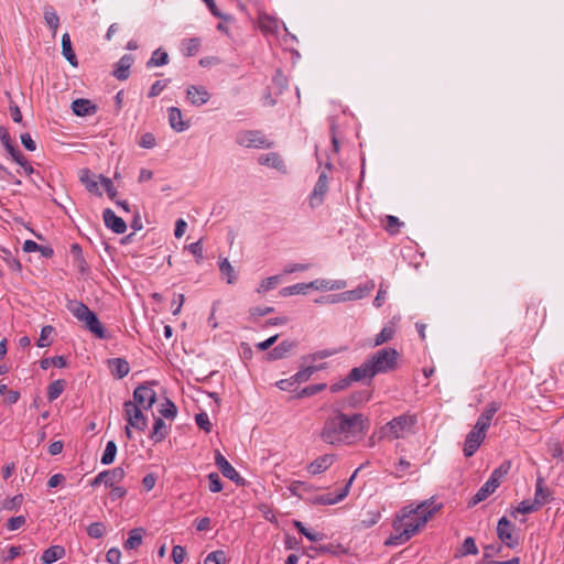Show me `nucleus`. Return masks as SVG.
<instances>
[{
    "mask_svg": "<svg viewBox=\"0 0 564 564\" xmlns=\"http://www.w3.org/2000/svg\"><path fill=\"white\" fill-rule=\"evenodd\" d=\"M442 507V503H435L434 498L424 500L415 507H413V505L404 507L392 523L394 534L390 535L384 544L394 546L408 542L425 527L427 521L440 511Z\"/></svg>",
    "mask_w": 564,
    "mask_h": 564,
    "instance_id": "nucleus-1",
    "label": "nucleus"
},
{
    "mask_svg": "<svg viewBox=\"0 0 564 564\" xmlns=\"http://www.w3.org/2000/svg\"><path fill=\"white\" fill-rule=\"evenodd\" d=\"M368 427L369 420L361 413H338L325 422L321 436L329 444H354L364 437Z\"/></svg>",
    "mask_w": 564,
    "mask_h": 564,
    "instance_id": "nucleus-2",
    "label": "nucleus"
},
{
    "mask_svg": "<svg viewBox=\"0 0 564 564\" xmlns=\"http://www.w3.org/2000/svg\"><path fill=\"white\" fill-rule=\"evenodd\" d=\"M68 310L78 321L84 322L86 328L97 338L105 339L108 337L106 329L98 319L96 313L89 310L86 304L72 301L68 304Z\"/></svg>",
    "mask_w": 564,
    "mask_h": 564,
    "instance_id": "nucleus-3",
    "label": "nucleus"
},
{
    "mask_svg": "<svg viewBox=\"0 0 564 564\" xmlns=\"http://www.w3.org/2000/svg\"><path fill=\"white\" fill-rule=\"evenodd\" d=\"M399 352L394 348H383L373 354L368 364L375 376L377 373L389 372L398 367Z\"/></svg>",
    "mask_w": 564,
    "mask_h": 564,
    "instance_id": "nucleus-4",
    "label": "nucleus"
},
{
    "mask_svg": "<svg viewBox=\"0 0 564 564\" xmlns=\"http://www.w3.org/2000/svg\"><path fill=\"white\" fill-rule=\"evenodd\" d=\"M416 423V416L411 414H403L394 417L382 427V436L389 440H397L403 437L405 432H409Z\"/></svg>",
    "mask_w": 564,
    "mask_h": 564,
    "instance_id": "nucleus-5",
    "label": "nucleus"
},
{
    "mask_svg": "<svg viewBox=\"0 0 564 564\" xmlns=\"http://www.w3.org/2000/svg\"><path fill=\"white\" fill-rule=\"evenodd\" d=\"M237 142L246 148L270 149L273 147V142L268 140L267 137L258 130L240 132L237 135Z\"/></svg>",
    "mask_w": 564,
    "mask_h": 564,
    "instance_id": "nucleus-6",
    "label": "nucleus"
},
{
    "mask_svg": "<svg viewBox=\"0 0 564 564\" xmlns=\"http://www.w3.org/2000/svg\"><path fill=\"white\" fill-rule=\"evenodd\" d=\"M154 383V381H147L139 384L133 391L132 402L139 408L142 406L145 410L151 409L156 402V392L151 388Z\"/></svg>",
    "mask_w": 564,
    "mask_h": 564,
    "instance_id": "nucleus-7",
    "label": "nucleus"
},
{
    "mask_svg": "<svg viewBox=\"0 0 564 564\" xmlns=\"http://www.w3.org/2000/svg\"><path fill=\"white\" fill-rule=\"evenodd\" d=\"M375 286H376L375 281L369 280L364 285H359L355 290L346 291V292H343L341 294L335 295V296L322 297V299H319V302H336V301L338 302V301L360 300V299L367 296L368 294H370V292L375 289Z\"/></svg>",
    "mask_w": 564,
    "mask_h": 564,
    "instance_id": "nucleus-8",
    "label": "nucleus"
},
{
    "mask_svg": "<svg viewBox=\"0 0 564 564\" xmlns=\"http://www.w3.org/2000/svg\"><path fill=\"white\" fill-rule=\"evenodd\" d=\"M124 416L128 424L139 431H144L148 425L147 417L142 413L141 409L132 401H126L123 403Z\"/></svg>",
    "mask_w": 564,
    "mask_h": 564,
    "instance_id": "nucleus-9",
    "label": "nucleus"
},
{
    "mask_svg": "<svg viewBox=\"0 0 564 564\" xmlns=\"http://www.w3.org/2000/svg\"><path fill=\"white\" fill-rule=\"evenodd\" d=\"M497 535L499 540L510 549H514L519 543L518 536L514 534V524L506 517H502L498 521Z\"/></svg>",
    "mask_w": 564,
    "mask_h": 564,
    "instance_id": "nucleus-10",
    "label": "nucleus"
},
{
    "mask_svg": "<svg viewBox=\"0 0 564 564\" xmlns=\"http://www.w3.org/2000/svg\"><path fill=\"white\" fill-rule=\"evenodd\" d=\"M316 354H310L301 358L300 370L292 376V379L296 383L306 382L316 371L317 366L315 365Z\"/></svg>",
    "mask_w": 564,
    "mask_h": 564,
    "instance_id": "nucleus-11",
    "label": "nucleus"
},
{
    "mask_svg": "<svg viewBox=\"0 0 564 564\" xmlns=\"http://www.w3.org/2000/svg\"><path fill=\"white\" fill-rule=\"evenodd\" d=\"M124 469L121 467L104 470L94 478L90 485L96 487L104 482L107 488H110L117 482H120L124 478Z\"/></svg>",
    "mask_w": 564,
    "mask_h": 564,
    "instance_id": "nucleus-12",
    "label": "nucleus"
},
{
    "mask_svg": "<svg viewBox=\"0 0 564 564\" xmlns=\"http://www.w3.org/2000/svg\"><path fill=\"white\" fill-rule=\"evenodd\" d=\"M375 373H372V370L368 364V360H366L364 364H361L359 367H355L350 370L347 378L343 381L340 386H333V390L336 391L337 389H343L347 386H349L354 381H360L366 378H373Z\"/></svg>",
    "mask_w": 564,
    "mask_h": 564,
    "instance_id": "nucleus-13",
    "label": "nucleus"
},
{
    "mask_svg": "<svg viewBox=\"0 0 564 564\" xmlns=\"http://www.w3.org/2000/svg\"><path fill=\"white\" fill-rule=\"evenodd\" d=\"M361 467L357 468L351 477L348 479V481L340 487L339 489L335 490V496H332L330 494H321L319 495V505H335L343 499H345L350 490L351 484L354 479L356 478L357 473L359 471Z\"/></svg>",
    "mask_w": 564,
    "mask_h": 564,
    "instance_id": "nucleus-14",
    "label": "nucleus"
},
{
    "mask_svg": "<svg viewBox=\"0 0 564 564\" xmlns=\"http://www.w3.org/2000/svg\"><path fill=\"white\" fill-rule=\"evenodd\" d=\"M215 464L220 473L228 479L232 480L237 485H245V479L240 477L238 471L230 465V463L220 454L219 451H216L215 454Z\"/></svg>",
    "mask_w": 564,
    "mask_h": 564,
    "instance_id": "nucleus-15",
    "label": "nucleus"
},
{
    "mask_svg": "<svg viewBox=\"0 0 564 564\" xmlns=\"http://www.w3.org/2000/svg\"><path fill=\"white\" fill-rule=\"evenodd\" d=\"M486 437V432L479 431L478 429H473L466 436L464 443V455L466 457H471Z\"/></svg>",
    "mask_w": 564,
    "mask_h": 564,
    "instance_id": "nucleus-16",
    "label": "nucleus"
},
{
    "mask_svg": "<svg viewBox=\"0 0 564 564\" xmlns=\"http://www.w3.org/2000/svg\"><path fill=\"white\" fill-rule=\"evenodd\" d=\"M105 225L116 234H123L127 229L126 221L118 217L113 210L106 208L102 213Z\"/></svg>",
    "mask_w": 564,
    "mask_h": 564,
    "instance_id": "nucleus-17",
    "label": "nucleus"
},
{
    "mask_svg": "<svg viewBox=\"0 0 564 564\" xmlns=\"http://www.w3.org/2000/svg\"><path fill=\"white\" fill-rule=\"evenodd\" d=\"M497 484L495 479H488L479 490L473 496V498L468 501V507H475L479 502L487 499L491 494H494L497 489Z\"/></svg>",
    "mask_w": 564,
    "mask_h": 564,
    "instance_id": "nucleus-18",
    "label": "nucleus"
},
{
    "mask_svg": "<svg viewBox=\"0 0 564 564\" xmlns=\"http://www.w3.org/2000/svg\"><path fill=\"white\" fill-rule=\"evenodd\" d=\"M186 95L187 99L194 106H202L206 104L210 98L209 93L204 87L195 85H191L187 87Z\"/></svg>",
    "mask_w": 564,
    "mask_h": 564,
    "instance_id": "nucleus-19",
    "label": "nucleus"
},
{
    "mask_svg": "<svg viewBox=\"0 0 564 564\" xmlns=\"http://www.w3.org/2000/svg\"><path fill=\"white\" fill-rule=\"evenodd\" d=\"M97 109V105L93 104L89 99L78 98L72 102V110L78 117L95 115Z\"/></svg>",
    "mask_w": 564,
    "mask_h": 564,
    "instance_id": "nucleus-20",
    "label": "nucleus"
},
{
    "mask_svg": "<svg viewBox=\"0 0 564 564\" xmlns=\"http://www.w3.org/2000/svg\"><path fill=\"white\" fill-rule=\"evenodd\" d=\"M107 362L111 375L116 379L124 378L130 371L129 362L124 358H111Z\"/></svg>",
    "mask_w": 564,
    "mask_h": 564,
    "instance_id": "nucleus-21",
    "label": "nucleus"
},
{
    "mask_svg": "<svg viewBox=\"0 0 564 564\" xmlns=\"http://www.w3.org/2000/svg\"><path fill=\"white\" fill-rule=\"evenodd\" d=\"M133 61L134 58L131 54L123 55L116 64V69L112 75L119 80H126L129 77V69Z\"/></svg>",
    "mask_w": 564,
    "mask_h": 564,
    "instance_id": "nucleus-22",
    "label": "nucleus"
},
{
    "mask_svg": "<svg viewBox=\"0 0 564 564\" xmlns=\"http://www.w3.org/2000/svg\"><path fill=\"white\" fill-rule=\"evenodd\" d=\"M294 347H295L294 341L283 340L282 343H280L278 346H275L272 350H270L267 354V359L268 360H278V359L285 358Z\"/></svg>",
    "mask_w": 564,
    "mask_h": 564,
    "instance_id": "nucleus-23",
    "label": "nucleus"
},
{
    "mask_svg": "<svg viewBox=\"0 0 564 564\" xmlns=\"http://www.w3.org/2000/svg\"><path fill=\"white\" fill-rule=\"evenodd\" d=\"M65 556V549L62 545H52L46 549L41 560L44 564H52Z\"/></svg>",
    "mask_w": 564,
    "mask_h": 564,
    "instance_id": "nucleus-24",
    "label": "nucleus"
},
{
    "mask_svg": "<svg viewBox=\"0 0 564 564\" xmlns=\"http://www.w3.org/2000/svg\"><path fill=\"white\" fill-rule=\"evenodd\" d=\"M62 54L72 66L76 67L78 65V61L73 50L70 36L68 33H64L62 36Z\"/></svg>",
    "mask_w": 564,
    "mask_h": 564,
    "instance_id": "nucleus-25",
    "label": "nucleus"
},
{
    "mask_svg": "<svg viewBox=\"0 0 564 564\" xmlns=\"http://www.w3.org/2000/svg\"><path fill=\"white\" fill-rule=\"evenodd\" d=\"M317 289V281H312L310 283H297L291 286L283 288L280 291L282 296H291L295 294H305L308 289Z\"/></svg>",
    "mask_w": 564,
    "mask_h": 564,
    "instance_id": "nucleus-26",
    "label": "nucleus"
},
{
    "mask_svg": "<svg viewBox=\"0 0 564 564\" xmlns=\"http://www.w3.org/2000/svg\"><path fill=\"white\" fill-rule=\"evenodd\" d=\"M169 121L172 129L177 132H182L188 127V124L182 120V111L177 107L169 108Z\"/></svg>",
    "mask_w": 564,
    "mask_h": 564,
    "instance_id": "nucleus-27",
    "label": "nucleus"
},
{
    "mask_svg": "<svg viewBox=\"0 0 564 564\" xmlns=\"http://www.w3.org/2000/svg\"><path fill=\"white\" fill-rule=\"evenodd\" d=\"M79 180L89 193H93L97 196H102V193L99 191L97 181L91 177V173L88 169L80 171Z\"/></svg>",
    "mask_w": 564,
    "mask_h": 564,
    "instance_id": "nucleus-28",
    "label": "nucleus"
},
{
    "mask_svg": "<svg viewBox=\"0 0 564 564\" xmlns=\"http://www.w3.org/2000/svg\"><path fill=\"white\" fill-rule=\"evenodd\" d=\"M261 165L272 166L279 171H284V163L281 156L275 152L265 153L258 159Z\"/></svg>",
    "mask_w": 564,
    "mask_h": 564,
    "instance_id": "nucleus-29",
    "label": "nucleus"
},
{
    "mask_svg": "<svg viewBox=\"0 0 564 564\" xmlns=\"http://www.w3.org/2000/svg\"><path fill=\"white\" fill-rule=\"evenodd\" d=\"M143 534H144L143 528L132 529L129 532V536H128L127 541L124 542V545H123L124 549L126 550L138 549L142 543Z\"/></svg>",
    "mask_w": 564,
    "mask_h": 564,
    "instance_id": "nucleus-30",
    "label": "nucleus"
},
{
    "mask_svg": "<svg viewBox=\"0 0 564 564\" xmlns=\"http://www.w3.org/2000/svg\"><path fill=\"white\" fill-rule=\"evenodd\" d=\"M550 490L544 487V479L542 477H538L536 479V488L534 495L535 503L541 508L549 501Z\"/></svg>",
    "mask_w": 564,
    "mask_h": 564,
    "instance_id": "nucleus-31",
    "label": "nucleus"
},
{
    "mask_svg": "<svg viewBox=\"0 0 564 564\" xmlns=\"http://www.w3.org/2000/svg\"><path fill=\"white\" fill-rule=\"evenodd\" d=\"M167 435V427L165 422L161 417H156L153 425V432L151 434V438L159 443L163 441Z\"/></svg>",
    "mask_w": 564,
    "mask_h": 564,
    "instance_id": "nucleus-32",
    "label": "nucleus"
},
{
    "mask_svg": "<svg viewBox=\"0 0 564 564\" xmlns=\"http://www.w3.org/2000/svg\"><path fill=\"white\" fill-rule=\"evenodd\" d=\"M66 381L63 379L55 380L50 383L47 388V399L50 401L56 400L64 391Z\"/></svg>",
    "mask_w": 564,
    "mask_h": 564,
    "instance_id": "nucleus-33",
    "label": "nucleus"
},
{
    "mask_svg": "<svg viewBox=\"0 0 564 564\" xmlns=\"http://www.w3.org/2000/svg\"><path fill=\"white\" fill-rule=\"evenodd\" d=\"M169 63V54L161 48L153 52L152 57L147 62V67L163 66Z\"/></svg>",
    "mask_w": 564,
    "mask_h": 564,
    "instance_id": "nucleus-34",
    "label": "nucleus"
},
{
    "mask_svg": "<svg viewBox=\"0 0 564 564\" xmlns=\"http://www.w3.org/2000/svg\"><path fill=\"white\" fill-rule=\"evenodd\" d=\"M44 20L48 28L53 31V35H55L58 25H59V18L56 14V12L53 10L52 7H46L44 10Z\"/></svg>",
    "mask_w": 564,
    "mask_h": 564,
    "instance_id": "nucleus-35",
    "label": "nucleus"
},
{
    "mask_svg": "<svg viewBox=\"0 0 564 564\" xmlns=\"http://www.w3.org/2000/svg\"><path fill=\"white\" fill-rule=\"evenodd\" d=\"M478 554V549L475 543V539L471 536H468L464 540L462 549L458 551V553L455 555V557L458 556H466V555H476Z\"/></svg>",
    "mask_w": 564,
    "mask_h": 564,
    "instance_id": "nucleus-36",
    "label": "nucleus"
},
{
    "mask_svg": "<svg viewBox=\"0 0 564 564\" xmlns=\"http://www.w3.org/2000/svg\"><path fill=\"white\" fill-rule=\"evenodd\" d=\"M40 366L43 370L48 369L50 366H54L57 368H64L67 366L66 358L64 356H55L52 358H43L40 361Z\"/></svg>",
    "mask_w": 564,
    "mask_h": 564,
    "instance_id": "nucleus-37",
    "label": "nucleus"
},
{
    "mask_svg": "<svg viewBox=\"0 0 564 564\" xmlns=\"http://www.w3.org/2000/svg\"><path fill=\"white\" fill-rule=\"evenodd\" d=\"M116 454H117V445L113 441H109L107 443L105 452L101 456V459H100L101 464L110 465L111 463H113Z\"/></svg>",
    "mask_w": 564,
    "mask_h": 564,
    "instance_id": "nucleus-38",
    "label": "nucleus"
},
{
    "mask_svg": "<svg viewBox=\"0 0 564 564\" xmlns=\"http://www.w3.org/2000/svg\"><path fill=\"white\" fill-rule=\"evenodd\" d=\"M401 226H402V223L399 220L398 217L392 216V215L386 216L383 227L389 234H391V235L398 234Z\"/></svg>",
    "mask_w": 564,
    "mask_h": 564,
    "instance_id": "nucleus-39",
    "label": "nucleus"
},
{
    "mask_svg": "<svg viewBox=\"0 0 564 564\" xmlns=\"http://www.w3.org/2000/svg\"><path fill=\"white\" fill-rule=\"evenodd\" d=\"M54 327L51 325H45L41 329L40 338L36 343L39 347H48L52 344L50 336L54 333Z\"/></svg>",
    "mask_w": 564,
    "mask_h": 564,
    "instance_id": "nucleus-40",
    "label": "nucleus"
},
{
    "mask_svg": "<svg viewBox=\"0 0 564 564\" xmlns=\"http://www.w3.org/2000/svg\"><path fill=\"white\" fill-rule=\"evenodd\" d=\"M394 336V328L391 326H386L381 329V332L375 338V346L382 345L387 341H390Z\"/></svg>",
    "mask_w": 564,
    "mask_h": 564,
    "instance_id": "nucleus-41",
    "label": "nucleus"
},
{
    "mask_svg": "<svg viewBox=\"0 0 564 564\" xmlns=\"http://www.w3.org/2000/svg\"><path fill=\"white\" fill-rule=\"evenodd\" d=\"M540 507L535 503V501H530V500H523L521 501L518 507L516 508L514 511H512V516L516 514V512H519V513H523V514H527V513H531V512H534L536 510H539Z\"/></svg>",
    "mask_w": 564,
    "mask_h": 564,
    "instance_id": "nucleus-42",
    "label": "nucleus"
},
{
    "mask_svg": "<svg viewBox=\"0 0 564 564\" xmlns=\"http://www.w3.org/2000/svg\"><path fill=\"white\" fill-rule=\"evenodd\" d=\"M219 270L223 274L227 276V282L229 284L234 283L236 280V275L234 274V268L228 261L227 258L223 259L219 263Z\"/></svg>",
    "mask_w": 564,
    "mask_h": 564,
    "instance_id": "nucleus-43",
    "label": "nucleus"
},
{
    "mask_svg": "<svg viewBox=\"0 0 564 564\" xmlns=\"http://www.w3.org/2000/svg\"><path fill=\"white\" fill-rule=\"evenodd\" d=\"M106 527L101 522H94L88 525L87 534L93 539H99L105 534Z\"/></svg>",
    "mask_w": 564,
    "mask_h": 564,
    "instance_id": "nucleus-44",
    "label": "nucleus"
},
{
    "mask_svg": "<svg viewBox=\"0 0 564 564\" xmlns=\"http://www.w3.org/2000/svg\"><path fill=\"white\" fill-rule=\"evenodd\" d=\"M160 413L165 419H174L177 413V408L170 399H166L165 403L162 405V409L160 410Z\"/></svg>",
    "mask_w": 564,
    "mask_h": 564,
    "instance_id": "nucleus-45",
    "label": "nucleus"
},
{
    "mask_svg": "<svg viewBox=\"0 0 564 564\" xmlns=\"http://www.w3.org/2000/svg\"><path fill=\"white\" fill-rule=\"evenodd\" d=\"M279 282H280V275L269 276V278L262 280L259 288L257 289V292L258 293L267 292V291L273 289Z\"/></svg>",
    "mask_w": 564,
    "mask_h": 564,
    "instance_id": "nucleus-46",
    "label": "nucleus"
},
{
    "mask_svg": "<svg viewBox=\"0 0 564 564\" xmlns=\"http://www.w3.org/2000/svg\"><path fill=\"white\" fill-rule=\"evenodd\" d=\"M226 561V553L223 550H217L212 553H209L204 564H221Z\"/></svg>",
    "mask_w": 564,
    "mask_h": 564,
    "instance_id": "nucleus-47",
    "label": "nucleus"
},
{
    "mask_svg": "<svg viewBox=\"0 0 564 564\" xmlns=\"http://www.w3.org/2000/svg\"><path fill=\"white\" fill-rule=\"evenodd\" d=\"M344 288H346V281H344V280H337V281L321 280L319 281V289H323V290H341Z\"/></svg>",
    "mask_w": 564,
    "mask_h": 564,
    "instance_id": "nucleus-48",
    "label": "nucleus"
},
{
    "mask_svg": "<svg viewBox=\"0 0 564 564\" xmlns=\"http://www.w3.org/2000/svg\"><path fill=\"white\" fill-rule=\"evenodd\" d=\"M195 422L199 429L204 430L207 433L210 432L212 423L208 419V415L205 412L197 413L195 415Z\"/></svg>",
    "mask_w": 564,
    "mask_h": 564,
    "instance_id": "nucleus-49",
    "label": "nucleus"
},
{
    "mask_svg": "<svg viewBox=\"0 0 564 564\" xmlns=\"http://www.w3.org/2000/svg\"><path fill=\"white\" fill-rule=\"evenodd\" d=\"M200 46V40L198 37H192L187 40L186 46H185V55L186 56H194Z\"/></svg>",
    "mask_w": 564,
    "mask_h": 564,
    "instance_id": "nucleus-50",
    "label": "nucleus"
},
{
    "mask_svg": "<svg viewBox=\"0 0 564 564\" xmlns=\"http://www.w3.org/2000/svg\"><path fill=\"white\" fill-rule=\"evenodd\" d=\"M208 480H209V490L212 492H219L223 490V482L217 473H210L208 475Z\"/></svg>",
    "mask_w": 564,
    "mask_h": 564,
    "instance_id": "nucleus-51",
    "label": "nucleus"
},
{
    "mask_svg": "<svg viewBox=\"0 0 564 564\" xmlns=\"http://www.w3.org/2000/svg\"><path fill=\"white\" fill-rule=\"evenodd\" d=\"M23 497L22 495H17L10 499L3 501L2 508L6 510H17L22 505Z\"/></svg>",
    "mask_w": 564,
    "mask_h": 564,
    "instance_id": "nucleus-52",
    "label": "nucleus"
},
{
    "mask_svg": "<svg viewBox=\"0 0 564 564\" xmlns=\"http://www.w3.org/2000/svg\"><path fill=\"white\" fill-rule=\"evenodd\" d=\"M26 522V518L24 516L12 517L7 521V529L10 531H15L24 525Z\"/></svg>",
    "mask_w": 564,
    "mask_h": 564,
    "instance_id": "nucleus-53",
    "label": "nucleus"
},
{
    "mask_svg": "<svg viewBox=\"0 0 564 564\" xmlns=\"http://www.w3.org/2000/svg\"><path fill=\"white\" fill-rule=\"evenodd\" d=\"M170 83L169 79L166 80H156L150 88L149 90V94H148V97L149 98H153V97H156L159 96L163 89L167 86V84Z\"/></svg>",
    "mask_w": 564,
    "mask_h": 564,
    "instance_id": "nucleus-54",
    "label": "nucleus"
},
{
    "mask_svg": "<svg viewBox=\"0 0 564 564\" xmlns=\"http://www.w3.org/2000/svg\"><path fill=\"white\" fill-rule=\"evenodd\" d=\"M3 252H4L3 260L7 263V265L11 270L20 272L21 268H22L20 261L18 259L13 258L10 251L3 250Z\"/></svg>",
    "mask_w": 564,
    "mask_h": 564,
    "instance_id": "nucleus-55",
    "label": "nucleus"
},
{
    "mask_svg": "<svg viewBox=\"0 0 564 564\" xmlns=\"http://www.w3.org/2000/svg\"><path fill=\"white\" fill-rule=\"evenodd\" d=\"M101 185L105 187L107 195L110 199H115L117 195V189L115 188L112 181L109 177H106L104 175L99 176Z\"/></svg>",
    "mask_w": 564,
    "mask_h": 564,
    "instance_id": "nucleus-56",
    "label": "nucleus"
},
{
    "mask_svg": "<svg viewBox=\"0 0 564 564\" xmlns=\"http://www.w3.org/2000/svg\"><path fill=\"white\" fill-rule=\"evenodd\" d=\"M509 468H510L509 463L501 465L500 467L496 468L492 471L489 479H495L497 487H499L501 478L508 473Z\"/></svg>",
    "mask_w": 564,
    "mask_h": 564,
    "instance_id": "nucleus-57",
    "label": "nucleus"
},
{
    "mask_svg": "<svg viewBox=\"0 0 564 564\" xmlns=\"http://www.w3.org/2000/svg\"><path fill=\"white\" fill-rule=\"evenodd\" d=\"M156 144V139L153 133L147 132L142 134L139 145L144 149H152Z\"/></svg>",
    "mask_w": 564,
    "mask_h": 564,
    "instance_id": "nucleus-58",
    "label": "nucleus"
},
{
    "mask_svg": "<svg viewBox=\"0 0 564 564\" xmlns=\"http://www.w3.org/2000/svg\"><path fill=\"white\" fill-rule=\"evenodd\" d=\"M187 249L192 254L196 257V263H200L203 260V245L202 241L198 240L196 242L191 243Z\"/></svg>",
    "mask_w": 564,
    "mask_h": 564,
    "instance_id": "nucleus-59",
    "label": "nucleus"
},
{
    "mask_svg": "<svg viewBox=\"0 0 564 564\" xmlns=\"http://www.w3.org/2000/svg\"><path fill=\"white\" fill-rule=\"evenodd\" d=\"M185 556H186V551L183 546H181V545L173 546L172 560L174 561V563L181 564L184 561Z\"/></svg>",
    "mask_w": 564,
    "mask_h": 564,
    "instance_id": "nucleus-60",
    "label": "nucleus"
},
{
    "mask_svg": "<svg viewBox=\"0 0 564 564\" xmlns=\"http://www.w3.org/2000/svg\"><path fill=\"white\" fill-rule=\"evenodd\" d=\"M294 525L310 541H313V542L317 541V533L308 531L301 521L295 520Z\"/></svg>",
    "mask_w": 564,
    "mask_h": 564,
    "instance_id": "nucleus-61",
    "label": "nucleus"
},
{
    "mask_svg": "<svg viewBox=\"0 0 564 564\" xmlns=\"http://www.w3.org/2000/svg\"><path fill=\"white\" fill-rule=\"evenodd\" d=\"M316 393H317V384H311V386H307V387L303 388L302 390H300L293 398L302 399L305 397L314 395Z\"/></svg>",
    "mask_w": 564,
    "mask_h": 564,
    "instance_id": "nucleus-62",
    "label": "nucleus"
},
{
    "mask_svg": "<svg viewBox=\"0 0 564 564\" xmlns=\"http://www.w3.org/2000/svg\"><path fill=\"white\" fill-rule=\"evenodd\" d=\"M9 111H10V115L14 122H17V123L22 122L21 110H20L19 106L15 102H13L12 100L10 101Z\"/></svg>",
    "mask_w": 564,
    "mask_h": 564,
    "instance_id": "nucleus-63",
    "label": "nucleus"
},
{
    "mask_svg": "<svg viewBox=\"0 0 564 564\" xmlns=\"http://www.w3.org/2000/svg\"><path fill=\"white\" fill-rule=\"evenodd\" d=\"M106 558H107V562H109L110 564H119L120 558H121L120 550L117 547L110 549L107 552Z\"/></svg>",
    "mask_w": 564,
    "mask_h": 564,
    "instance_id": "nucleus-64",
    "label": "nucleus"
}]
</instances>
